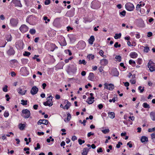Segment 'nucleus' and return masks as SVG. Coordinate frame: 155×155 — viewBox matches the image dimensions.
Wrapping results in <instances>:
<instances>
[{
  "label": "nucleus",
  "mask_w": 155,
  "mask_h": 155,
  "mask_svg": "<svg viewBox=\"0 0 155 155\" xmlns=\"http://www.w3.org/2000/svg\"><path fill=\"white\" fill-rule=\"evenodd\" d=\"M102 132L104 134H106L109 132V130L108 129H105L102 130Z\"/></svg>",
  "instance_id": "49530a36"
},
{
  "label": "nucleus",
  "mask_w": 155,
  "mask_h": 155,
  "mask_svg": "<svg viewBox=\"0 0 155 155\" xmlns=\"http://www.w3.org/2000/svg\"><path fill=\"white\" fill-rule=\"evenodd\" d=\"M94 75L93 73H90L88 77V79L90 81H93L94 80Z\"/></svg>",
  "instance_id": "4468645a"
},
{
  "label": "nucleus",
  "mask_w": 155,
  "mask_h": 155,
  "mask_svg": "<svg viewBox=\"0 0 155 155\" xmlns=\"http://www.w3.org/2000/svg\"><path fill=\"white\" fill-rule=\"evenodd\" d=\"M110 74L113 76H118L119 73L117 68H115L110 70Z\"/></svg>",
  "instance_id": "0eeeda50"
},
{
  "label": "nucleus",
  "mask_w": 155,
  "mask_h": 155,
  "mask_svg": "<svg viewBox=\"0 0 155 155\" xmlns=\"http://www.w3.org/2000/svg\"><path fill=\"white\" fill-rule=\"evenodd\" d=\"M20 30L22 33H24L28 31V27L25 25H21L19 28Z\"/></svg>",
  "instance_id": "6e6552de"
},
{
  "label": "nucleus",
  "mask_w": 155,
  "mask_h": 155,
  "mask_svg": "<svg viewBox=\"0 0 155 155\" xmlns=\"http://www.w3.org/2000/svg\"><path fill=\"white\" fill-rule=\"evenodd\" d=\"M45 5H48L50 3V0H45Z\"/></svg>",
  "instance_id": "3c124183"
},
{
  "label": "nucleus",
  "mask_w": 155,
  "mask_h": 155,
  "mask_svg": "<svg viewBox=\"0 0 155 155\" xmlns=\"http://www.w3.org/2000/svg\"><path fill=\"white\" fill-rule=\"evenodd\" d=\"M129 63L130 64H134L135 65L136 64L135 62L132 60H130L129 61Z\"/></svg>",
  "instance_id": "4c0bfd02"
},
{
  "label": "nucleus",
  "mask_w": 155,
  "mask_h": 155,
  "mask_svg": "<svg viewBox=\"0 0 155 155\" xmlns=\"http://www.w3.org/2000/svg\"><path fill=\"white\" fill-rule=\"evenodd\" d=\"M108 114L109 117L111 119H113L115 117V114L114 112H109Z\"/></svg>",
  "instance_id": "5701e85b"
},
{
  "label": "nucleus",
  "mask_w": 155,
  "mask_h": 155,
  "mask_svg": "<svg viewBox=\"0 0 155 155\" xmlns=\"http://www.w3.org/2000/svg\"><path fill=\"white\" fill-rule=\"evenodd\" d=\"M37 134L39 136H41V135H43L44 134V133L43 132H37Z\"/></svg>",
  "instance_id": "680f3d73"
},
{
  "label": "nucleus",
  "mask_w": 155,
  "mask_h": 155,
  "mask_svg": "<svg viewBox=\"0 0 155 155\" xmlns=\"http://www.w3.org/2000/svg\"><path fill=\"white\" fill-rule=\"evenodd\" d=\"M43 120L42 119H40L37 123V124L38 125H41V124H43Z\"/></svg>",
  "instance_id": "864d4df0"
},
{
  "label": "nucleus",
  "mask_w": 155,
  "mask_h": 155,
  "mask_svg": "<svg viewBox=\"0 0 155 155\" xmlns=\"http://www.w3.org/2000/svg\"><path fill=\"white\" fill-rule=\"evenodd\" d=\"M142 87L140 86L138 88V90L140 91V93H142L144 91V87H143V88L141 89Z\"/></svg>",
  "instance_id": "a18cd8bd"
},
{
  "label": "nucleus",
  "mask_w": 155,
  "mask_h": 155,
  "mask_svg": "<svg viewBox=\"0 0 155 155\" xmlns=\"http://www.w3.org/2000/svg\"><path fill=\"white\" fill-rule=\"evenodd\" d=\"M53 97L50 95L47 98V101L46 102L43 103V104L45 106H49L51 107L53 105L52 98Z\"/></svg>",
  "instance_id": "f257e3e1"
},
{
  "label": "nucleus",
  "mask_w": 155,
  "mask_h": 155,
  "mask_svg": "<svg viewBox=\"0 0 155 155\" xmlns=\"http://www.w3.org/2000/svg\"><path fill=\"white\" fill-rule=\"evenodd\" d=\"M98 107L100 109H102L103 108V105L102 104H100L98 105Z\"/></svg>",
  "instance_id": "774afa93"
},
{
  "label": "nucleus",
  "mask_w": 155,
  "mask_h": 155,
  "mask_svg": "<svg viewBox=\"0 0 155 155\" xmlns=\"http://www.w3.org/2000/svg\"><path fill=\"white\" fill-rule=\"evenodd\" d=\"M94 40V37L93 36H91L88 40L89 43L91 45L93 44Z\"/></svg>",
  "instance_id": "a211bd4d"
},
{
  "label": "nucleus",
  "mask_w": 155,
  "mask_h": 155,
  "mask_svg": "<svg viewBox=\"0 0 155 155\" xmlns=\"http://www.w3.org/2000/svg\"><path fill=\"white\" fill-rule=\"evenodd\" d=\"M26 21L29 24H32L35 23L36 21V18L34 15H30L27 17Z\"/></svg>",
  "instance_id": "f03ea898"
},
{
  "label": "nucleus",
  "mask_w": 155,
  "mask_h": 155,
  "mask_svg": "<svg viewBox=\"0 0 155 155\" xmlns=\"http://www.w3.org/2000/svg\"><path fill=\"white\" fill-rule=\"evenodd\" d=\"M143 106L145 108H149L150 107L149 105L147 103H144L143 104Z\"/></svg>",
  "instance_id": "c85d7f7f"
},
{
  "label": "nucleus",
  "mask_w": 155,
  "mask_h": 155,
  "mask_svg": "<svg viewBox=\"0 0 155 155\" xmlns=\"http://www.w3.org/2000/svg\"><path fill=\"white\" fill-rule=\"evenodd\" d=\"M78 142L80 145H81L85 142V141L84 140H82L81 139H79L78 140Z\"/></svg>",
  "instance_id": "58836bf2"
},
{
  "label": "nucleus",
  "mask_w": 155,
  "mask_h": 155,
  "mask_svg": "<svg viewBox=\"0 0 155 155\" xmlns=\"http://www.w3.org/2000/svg\"><path fill=\"white\" fill-rule=\"evenodd\" d=\"M29 32L31 34L34 35L36 31L35 29H31Z\"/></svg>",
  "instance_id": "c9c22d12"
},
{
  "label": "nucleus",
  "mask_w": 155,
  "mask_h": 155,
  "mask_svg": "<svg viewBox=\"0 0 155 155\" xmlns=\"http://www.w3.org/2000/svg\"><path fill=\"white\" fill-rule=\"evenodd\" d=\"M0 18L3 20L5 19V17L3 15H2L0 16Z\"/></svg>",
  "instance_id": "69168bd1"
},
{
  "label": "nucleus",
  "mask_w": 155,
  "mask_h": 155,
  "mask_svg": "<svg viewBox=\"0 0 155 155\" xmlns=\"http://www.w3.org/2000/svg\"><path fill=\"white\" fill-rule=\"evenodd\" d=\"M21 102V104L23 105H26L27 104V100L25 101L24 100H22Z\"/></svg>",
  "instance_id": "473e14b6"
},
{
  "label": "nucleus",
  "mask_w": 155,
  "mask_h": 155,
  "mask_svg": "<svg viewBox=\"0 0 155 155\" xmlns=\"http://www.w3.org/2000/svg\"><path fill=\"white\" fill-rule=\"evenodd\" d=\"M4 116L7 117H8L9 115V114L8 111H5L4 114Z\"/></svg>",
  "instance_id": "a19ab883"
},
{
  "label": "nucleus",
  "mask_w": 155,
  "mask_h": 155,
  "mask_svg": "<svg viewBox=\"0 0 155 155\" xmlns=\"http://www.w3.org/2000/svg\"><path fill=\"white\" fill-rule=\"evenodd\" d=\"M38 88L36 86L33 87L31 91V93L32 95H34L37 94L38 91Z\"/></svg>",
  "instance_id": "9b49d317"
},
{
  "label": "nucleus",
  "mask_w": 155,
  "mask_h": 155,
  "mask_svg": "<svg viewBox=\"0 0 155 155\" xmlns=\"http://www.w3.org/2000/svg\"><path fill=\"white\" fill-rule=\"evenodd\" d=\"M147 66L150 72H152L155 70V64L152 61H149L148 63Z\"/></svg>",
  "instance_id": "7ed1b4c3"
},
{
  "label": "nucleus",
  "mask_w": 155,
  "mask_h": 155,
  "mask_svg": "<svg viewBox=\"0 0 155 155\" xmlns=\"http://www.w3.org/2000/svg\"><path fill=\"white\" fill-rule=\"evenodd\" d=\"M12 2L15 4V5L16 6L21 7V5L20 1L18 0H12Z\"/></svg>",
  "instance_id": "ddd939ff"
},
{
  "label": "nucleus",
  "mask_w": 155,
  "mask_h": 155,
  "mask_svg": "<svg viewBox=\"0 0 155 155\" xmlns=\"http://www.w3.org/2000/svg\"><path fill=\"white\" fill-rule=\"evenodd\" d=\"M77 139V137L75 136H74L72 137L71 140H72L74 141Z\"/></svg>",
  "instance_id": "bf43d9fd"
},
{
  "label": "nucleus",
  "mask_w": 155,
  "mask_h": 155,
  "mask_svg": "<svg viewBox=\"0 0 155 155\" xmlns=\"http://www.w3.org/2000/svg\"><path fill=\"white\" fill-rule=\"evenodd\" d=\"M142 61L141 59L140 58H138L137 59V63L139 64H141L142 63Z\"/></svg>",
  "instance_id": "09e8293b"
},
{
  "label": "nucleus",
  "mask_w": 155,
  "mask_h": 155,
  "mask_svg": "<svg viewBox=\"0 0 155 155\" xmlns=\"http://www.w3.org/2000/svg\"><path fill=\"white\" fill-rule=\"evenodd\" d=\"M8 86L5 85L4 87L3 88V91L5 92H7L8 91Z\"/></svg>",
  "instance_id": "37998d69"
},
{
  "label": "nucleus",
  "mask_w": 155,
  "mask_h": 155,
  "mask_svg": "<svg viewBox=\"0 0 155 155\" xmlns=\"http://www.w3.org/2000/svg\"><path fill=\"white\" fill-rule=\"evenodd\" d=\"M26 68L25 67H23L21 68L20 70V71L21 72H25V71H26Z\"/></svg>",
  "instance_id": "e433bc0d"
},
{
  "label": "nucleus",
  "mask_w": 155,
  "mask_h": 155,
  "mask_svg": "<svg viewBox=\"0 0 155 155\" xmlns=\"http://www.w3.org/2000/svg\"><path fill=\"white\" fill-rule=\"evenodd\" d=\"M94 98L93 97H88L87 99V103L89 104H92L94 101Z\"/></svg>",
  "instance_id": "dca6fc26"
},
{
  "label": "nucleus",
  "mask_w": 155,
  "mask_h": 155,
  "mask_svg": "<svg viewBox=\"0 0 155 155\" xmlns=\"http://www.w3.org/2000/svg\"><path fill=\"white\" fill-rule=\"evenodd\" d=\"M25 126V124H20L18 125L19 128L21 130H23L24 129Z\"/></svg>",
  "instance_id": "393cba45"
},
{
  "label": "nucleus",
  "mask_w": 155,
  "mask_h": 155,
  "mask_svg": "<svg viewBox=\"0 0 155 155\" xmlns=\"http://www.w3.org/2000/svg\"><path fill=\"white\" fill-rule=\"evenodd\" d=\"M22 116L25 118H27L30 116V112L27 109L23 110H22Z\"/></svg>",
  "instance_id": "20e7f679"
},
{
  "label": "nucleus",
  "mask_w": 155,
  "mask_h": 155,
  "mask_svg": "<svg viewBox=\"0 0 155 155\" xmlns=\"http://www.w3.org/2000/svg\"><path fill=\"white\" fill-rule=\"evenodd\" d=\"M86 62L85 61V60L84 59L81 60H79V64H83L84 65H85L86 64Z\"/></svg>",
  "instance_id": "2f4dec72"
},
{
  "label": "nucleus",
  "mask_w": 155,
  "mask_h": 155,
  "mask_svg": "<svg viewBox=\"0 0 155 155\" xmlns=\"http://www.w3.org/2000/svg\"><path fill=\"white\" fill-rule=\"evenodd\" d=\"M106 88L110 90H113L114 88V85L111 84H104Z\"/></svg>",
  "instance_id": "f8f14e48"
},
{
  "label": "nucleus",
  "mask_w": 155,
  "mask_h": 155,
  "mask_svg": "<svg viewBox=\"0 0 155 155\" xmlns=\"http://www.w3.org/2000/svg\"><path fill=\"white\" fill-rule=\"evenodd\" d=\"M124 83V84L125 86L126 87H128L129 85V83L127 82H126L125 83Z\"/></svg>",
  "instance_id": "0e129e2a"
},
{
  "label": "nucleus",
  "mask_w": 155,
  "mask_h": 155,
  "mask_svg": "<svg viewBox=\"0 0 155 155\" xmlns=\"http://www.w3.org/2000/svg\"><path fill=\"white\" fill-rule=\"evenodd\" d=\"M26 91H27L26 90H25V91H22V90L20 88H19L18 89V93L19 94H20L22 95H23L25 94V93L26 92Z\"/></svg>",
  "instance_id": "4be33fe9"
},
{
  "label": "nucleus",
  "mask_w": 155,
  "mask_h": 155,
  "mask_svg": "<svg viewBox=\"0 0 155 155\" xmlns=\"http://www.w3.org/2000/svg\"><path fill=\"white\" fill-rule=\"evenodd\" d=\"M11 75L12 77H14L16 75V74L14 72L12 71L11 72Z\"/></svg>",
  "instance_id": "338daca9"
},
{
  "label": "nucleus",
  "mask_w": 155,
  "mask_h": 155,
  "mask_svg": "<svg viewBox=\"0 0 155 155\" xmlns=\"http://www.w3.org/2000/svg\"><path fill=\"white\" fill-rule=\"evenodd\" d=\"M7 53L9 55H13L15 54V51L12 47H10L9 50L7 51Z\"/></svg>",
  "instance_id": "9d476101"
},
{
  "label": "nucleus",
  "mask_w": 155,
  "mask_h": 155,
  "mask_svg": "<svg viewBox=\"0 0 155 155\" xmlns=\"http://www.w3.org/2000/svg\"><path fill=\"white\" fill-rule=\"evenodd\" d=\"M89 149L87 148L83 149V152L82 153V155H87Z\"/></svg>",
  "instance_id": "f3484780"
},
{
  "label": "nucleus",
  "mask_w": 155,
  "mask_h": 155,
  "mask_svg": "<svg viewBox=\"0 0 155 155\" xmlns=\"http://www.w3.org/2000/svg\"><path fill=\"white\" fill-rule=\"evenodd\" d=\"M18 23V20L15 18H12L10 20V24L13 27H15L17 25Z\"/></svg>",
  "instance_id": "1a4fd4ad"
},
{
  "label": "nucleus",
  "mask_w": 155,
  "mask_h": 155,
  "mask_svg": "<svg viewBox=\"0 0 155 155\" xmlns=\"http://www.w3.org/2000/svg\"><path fill=\"white\" fill-rule=\"evenodd\" d=\"M17 48L19 50H22L23 48L24 44L22 41L19 40L18 41L16 44Z\"/></svg>",
  "instance_id": "423d86ee"
},
{
  "label": "nucleus",
  "mask_w": 155,
  "mask_h": 155,
  "mask_svg": "<svg viewBox=\"0 0 155 155\" xmlns=\"http://www.w3.org/2000/svg\"><path fill=\"white\" fill-rule=\"evenodd\" d=\"M94 135V133H92L91 132H89L87 134V137H90L91 135Z\"/></svg>",
  "instance_id": "13d9d810"
},
{
  "label": "nucleus",
  "mask_w": 155,
  "mask_h": 155,
  "mask_svg": "<svg viewBox=\"0 0 155 155\" xmlns=\"http://www.w3.org/2000/svg\"><path fill=\"white\" fill-rule=\"evenodd\" d=\"M43 120V124L47 125L48 123V121L47 120L42 119Z\"/></svg>",
  "instance_id": "ea45409f"
},
{
  "label": "nucleus",
  "mask_w": 155,
  "mask_h": 155,
  "mask_svg": "<svg viewBox=\"0 0 155 155\" xmlns=\"http://www.w3.org/2000/svg\"><path fill=\"white\" fill-rule=\"evenodd\" d=\"M152 33L151 32H149L147 33V36L148 37H150L152 35Z\"/></svg>",
  "instance_id": "052dcab7"
},
{
  "label": "nucleus",
  "mask_w": 155,
  "mask_h": 155,
  "mask_svg": "<svg viewBox=\"0 0 155 155\" xmlns=\"http://www.w3.org/2000/svg\"><path fill=\"white\" fill-rule=\"evenodd\" d=\"M31 54L30 52L27 51H25V53L23 54V55L25 56H29Z\"/></svg>",
  "instance_id": "79ce46f5"
},
{
  "label": "nucleus",
  "mask_w": 155,
  "mask_h": 155,
  "mask_svg": "<svg viewBox=\"0 0 155 155\" xmlns=\"http://www.w3.org/2000/svg\"><path fill=\"white\" fill-rule=\"evenodd\" d=\"M108 63V60L106 59H103L101 60L100 61L101 64L104 66L106 65Z\"/></svg>",
  "instance_id": "2eb2a0df"
},
{
  "label": "nucleus",
  "mask_w": 155,
  "mask_h": 155,
  "mask_svg": "<svg viewBox=\"0 0 155 155\" xmlns=\"http://www.w3.org/2000/svg\"><path fill=\"white\" fill-rule=\"evenodd\" d=\"M97 152L98 153H99L100 152H102L103 150H102V149L101 148H100L98 149L97 150Z\"/></svg>",
  "instance_id": "6e6d98bb"
},
{
  "label": "nucleus",
  "mask_w": 155,
  "mask_h": 155,
  "mask_svg": "<svg viewBox=\"0 0 155 155\" xmlns=\"http://www.w3.org/2000/svg\"><path fill=\"white\" fill-rule=\"evenodd\" d=\"M149 50V48L148 47H146L144 48V51L147 53L148 52Z\"/></svg>",
  "instance_id": "de8ad7c7"
},
{
  "label": "nucleus",
  "mask_w": 155,
  "mask_h": 155,
  "mask_svg": "<svg viewBox=\"0 0 155 155\" xmlns=\"http://www.w3.org/2000/svg\"><path fill=\"white\" fill-rule=\"evenodd\" d=\"M151 138L152 140H155V132L151 134Z\"/></svg>",
  "instance_id": "c03bdc74"
},
{
  "label": "nucleus",
  "mask_w": 155,
  "mask_h": 155,
  "mask_svg": "<svg viewBox=\"0 0 155 155\" xmlns=\"http://www.w3.org/2000/svg\"><path fill=\"white\" fill-rule=\"evenodd\" d=\"M130 56L131 58H135L137 57V54L135 52H133L130 54Z\"/></svg>",
  "instance_id": "412c9836"
},
{
  "label": "nucleus",
  "mask_w": 155,
  "mask_h": 155,
  "mask_svg": "<svg viewBox=\"0 0 155 155\" xmlns=\"http://www.w3.org/2000/svg\"><path fill=\"white\" fill-rule=\"evenodd\" d=\"M6 40L8 41H11L12 40V37L11 35H7L6 37Z\"/></svg>",
  "instance_id": "bb28decb"
},
{
  "label": "nucleus",
  "mask_w": 155,
  "mask_h": 155,
  "mask_svg": "<svg viewBox=\"0 0 155 155\" xmlns=\"http://www.w3.org/2000/svg\"><path fill=\"white\" fill-rule=\"evenodd\" d=\"M51 46L53 47L54 48L53 49V50H51L52 51H53L54 50V49L55 48H57V47H56L55 45L53 44H51Z\"/></svg>",
  "instance_id": "4d7b16f0"
},
{
  "label": "nucleus",
  "mask_w": 155,
  "mask_h": 155,
  "mask_svg": "<svg viewBox=\"0 0 155 155\" xmlns=\"http://www.w3.org/2000/svg\"><path fill=\"white\" fill-rule=\"evenodd\" d=\"M150 116L151 119L153 121H155V113L151 112L150 114Z\"/></svg>",
  "instance_id": "b1692460"
},
{
  "label": "nucleus",
  "mask_w": 155,
  "mask_h": 155,
  "mask_svg": "<svg viewBox=\"0 0 155 155\" xmlns=\"http://www.w3.org/2000/svg\"><path fill=\"white\" fill-rule=\"evenodd\" d=\"M148 141V138L145 136H142L141 139V141L142 143H143L146 141L147 142Z\"/></svg>",
  "instance_id": "6ab92c4d"
},
{
  "label": "nucleus",
  "mask_w": 155,
  "mask_h": 155,
  "mask_svg": "<svg viewBox=\"0 0 155 155\" xmlns=\"http://www.w3.org/2000/svg\"><path fill=\"white\" fill-rule=\"evenodd\" d=\"M130 82L132 84H135L136 83V81L135 79H131L130 80Z\"/></svg>",
  "instance_id": "5fc2aeb1"
},
{
  "label": "nucleus",
  "mask_w": 155,
  "mask_h": 155,
  "mask_svg": "<svg viewBox=\"0 0 155 155\" xmlns=\"http://www.w3.org/2000/svg\"><path fill=\"white\" fill-rule=\"evenodd\" d=\"M121 36V34L120 33L119 34H116L114 37V38L115 39L120 38Z\"/></svg>",
  "instance_id": "c756f323"
},
{
  "label": "nucleus",
  "mask_w": 155,
  "mask_h": 155,
  "mask_svg": "<svg viewBox=\"0 0 155 155\" xmlns=\"http://www.w3.org/2000/svg\"><path fill=\"white\" fill-rule=\"evenodd\" d=\"M71 118V115L69 114L68 113L67 114V117L66 119H65L64 120V121L65 122L67 121H69L70 120V119Z\"/></svg>",
  "instance_id": "a878e982"
},
{
  "label": "nucleus",
  "mask_w": 155,
  "mask_h": 155,
  "mask_svg": "<svg viewBox=\"0 0 155 155\" xmlns=\"http://www.w3.org/2000/svg\"><path fill=\"white\" fill-rule=\"evenodd\" d=\"M125 6L126 9L130 11L133 10L134 8L133 4L130 2L127 3Z\"/></svg>",
  "instance_id": "39448f33"
},
{
  "label": "nucleus",
  "mask_w": 155,
  "mask_h": 155,
  "mask_svg": "<svg viewBox=\"0 0 155 155\" xmlns=\"http://www.w3.org/2000/svg\"><path fill=\"white\" fill-rule=\"evenodd\" d=\"M71 103L69 101H67V104L64 107H65L67 110H68L71 106Z\"/></svg>",
  "instance_id": "cd10ccee"
},
{
  "label": "nucleus",
  "mask_w": 155,
  "mask_h": 155,
  "mask_svg": "<svg viewBox=\"0 0 155 155\" xmlns=\"http://www.w3.org/2000/svg\"><path fill=\"white\" fill-rule=\"evenodd\" d=\"M120 15L124 16L126 15V11L125 10L123 11L122 12H120Z\"/></svg>",
  "instance_id": "603ef678"
},
{
  "label": "nucleus",
  "mask_w": 155,
  "mask_h": 155,
  "mask_svg": "<svg viewBox=\"0 0 155 155\" xmlns=\"http://www.w3.org/2000/svg\"><path fill=\"white\" fill-rule=\"evenodd\" d=\"M104 52L102 50H100V51L99 52V54L101 56L104 58H106V56L105 55H104Z\"/></svg>",
  "instance_id": "7c9ffc66"
},
{
  "label": "nucleus",
  "mask_w": 155,
  "mask_h": 155,
  "mask_svg": "<svg viewBox=\"0 0 155 155\" xmlns=\"http://www.w3.org/2000/svg\"><path fill=\"white\" fill-rule=\"evenodd\" d=\"M131 141H130L127 144V145L129 146V147L130 148H131L132 147V144H130V143L131 142Z\"/></svg>",
  "instance_id": "e2e57ef3"
},
{
  "label": "nucleus",
  "mask_w": 155,
  "mask_h": 155,
  "mask_svg": "<svg viewBox=\"0 0 155 155\" xmlns=\"http://www.w3.org/2000/svg\"><path fill=\"white\" fill-rule=\"evenodd\" d=\"M122 143L120 142H119L118 144L116 145V147L117 148H119L120 147V145H122Z\"/></svg>",
  "instance_id": "8fccbe9b"
},
{
  "label": "nucleus",
  "mask_w": 155,
  "mask_h": 155,
  "mask_svg": "<svg viewBox=\"0 0 155 155\" xmlns=\"http://www.w3.org/2000/svg\"><path fill=\"white\" fill-rule=\"evenodd\" d=\"M145 5L144 3H143V4H137L136 7L137 10L138 11H141L140 7L142 6H144Z\"/></svg>",
  "instance_id": "aec40b11"
},
{
  "label": "nucleus",
  "mask_w": 155,
  "mask_h": 155,
  "mask_svg": "<svg viewBox=\"0 0 155 155\" xmlns=\"http://www.w3.org/2000/svg\"><path fill=\"white\" fill-rule=\"evenodd\" d=\"M87 57L89 59H93L94 58V56L92 55L91 54H89L88 55Z\"/></svg>",
  "instance_id": "f704fd0d"
},
{
  "label": "nucleus",
  "mask_w": 155,
  "mask_h": 155,
  "mask_svg": "<svg viewBox=\"0 0 155 155\" xmlns=\"http://www.w3.org/2000/svg\"><path fill=\"white\" fill-rule=\"evenodd\" d=\"M115 58L119 62L121 61V58L120 56H116L115 57Z\"/></svg>",
  "instance_id": "72a5a7b5"
}]
</instances>
